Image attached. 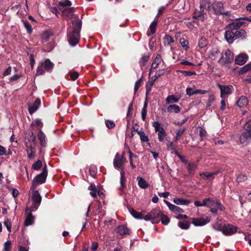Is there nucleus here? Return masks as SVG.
Instances as JSON below:
<instances>
[{"label":"nucleus","instance_id":"obj_60","mask_svg":"<svg viewBox=\"0 0 251 251\" xmlns=\"http://www.w3.org/2000/svg\"><path fill=\"white\" fill-rule=\"evenodd\" d=\"M4 225L6 227L7 230L10 232L11 231V222L9 220H6L4 222Z\"/></svg>","mask_w":251,"mask_h":251},{"label":"nucleus","instance_id":"obj_46","mask_svg":"<svg viewBox=\"0 0 251 251\" xmlns=\"http://www.w3.org/2000/svg\"><path fill=\"white\" fill-rule=\"evenodd\" d=\"M166 136L165 130L158 133V139L160 142L164 141L165 137Z\"/></svg>","mask_w":251,"mask_h":251},{"label":"nucleus","instance_id":"obj_53","mask_svg":"<svg viewBox=\"0 0 251 251\" xmlns=\"http://www.w3.org/2000/svg\"><path fill=\"white\" fill-rule=\"evenodd\" d=\"M7 188L10 190V191H11L12 192V196L14 197V198H16L18 195H19V191H18V190H17L16 189H14V188H10L9 186H7Z\"/></svg>","mask_w":251,"mask_h":251},{"label":"nucleus","instance_id":"obj_22","mask_svg":"<svg viewBox=\"0 0 251 251\" xmlns=\"http://www.w3.org/2000/svg\"><path fill=\"white\" fill-rule=\"evenodd\" d=\"M163 42L165 46H171L172 44L174 43V40L171 36L165 34L163 38Z\"/></svg>","mask_w":251,"mask_h":251},{"label":"nucleus","instance_id":"obj_54","mask_svg":"<svg viewBox=\"0 0 251 251\" xmlns=\"http://www.w3.org/2000/svg\"><path fill=\"white\" fill-rule=\"evenodd\" d=\"M206 44V40L205 38H201L199 42V46L200 48L204 47Z\"/></svg>","mask_w":251,"mask_h":251},{"label":"nucleus","instance_id":"obj_4","mask_svg":"<svg viewBox=\"0 0 251 251\" xmlns=\"http://www.w3.org/2000/svg\"><path fill=\"white\" fill-rule=\"evenodd\" d=\"M206 206L209 207L210 211L216 215L218 210L223 211L225 207L216 199H206Z\"/></svg>","mask_w":251,"mask_h":251},{"label":"nucleus","instance_id":"obj_21","mask_svg":"<svg viewBox=\"0 0 251 251\" xmlns=\"http://www.w3.org/2000/svg\"><path fill=\"white\" fill-rule=\"evenodd\" d=\"M31 212H29L28 210V212L25 213L27 214L26 219L25 221V226H29L32 225L34 222V218L32 216V215L30 213Z\"/></svg>","mask_w":251,"mask_h":251},{"label":"nucleus","instance_id":"obj_40","mask_svg":"<svg viewBox=\"0 0 251 251\" xmlns=\"http://www.w3.org/2000/svg\"><path fill=\"white\" fill-rule=\"evenodd\" d=\"M42 166V161L40 160H38L32 165V169L34 170H38L41 168Z\"/></svg>","mask_w":251,"mask_h":251},{"label":"nucleus","instance_id":"obj_26","mask_svg":"<svg viewBox=\"0 0 251 251\" xmlns=\"http://www.w3.org/2000/svg\"><path fill=\"white\" fill-rule=\"evenodd\" d=\"M173 201L177 205H187L190 203L189 201L180 198H175Z\"/></svg>","mask_w":251,"mask_h":251},{"label":"nucleus","instance_id":"obj_16","mask_svg":"<svg viewBox=\"0 0 251 251\" xmlns=\"http://www.w3.org/2000/svg\"><path fill=\"white\" fill-rule=\"evenodd\" d=\"M225 37L228 43H232L236 39L235 33L232 30H227L225 32Z\"/></svg>","mask_w":251,"mask_h":251},{"label":"nucleus","instance_id":"obj_28","mask_svg":"<svg viewBox=\"0 0 251 251\" xmlns=\"http://www.w3.org/2000/svg\"><path fill=\"white\" fill-rule=\"evenodd\" d=\"M180 98H177L174 95H170L167 97L166 99V103L167 104H171L177 102Z\"/></svg>","mask_w":251,"mask_h":251},{"label":"nucleus","instance_id":"obj_9","mask_svg":"<svg viewBox=\"0 0 251 251\" xmlns=\"http://www.w3.org/2000/svg\"><path fill=\"white\" fill-rule=\"evenodd\" d=\"M233 53L229 50H226L222 52L219 62L223 65L229 64L233 61Z\"/></svg>","mask_w":251,"mask_h":251},{"label":"nucleus","instance_id":"obj_45","mask_svg":"<svg viewBox=\"0 0 251 251\" xmlns=\"http://www.w3.org/2000/svg\"><path fill=\"white\" fill-rule=\"evenodd\" d=\"M26 152L28 157L30 159L33 156L35 152V149L34 148L30 147V148L26 150Z\"/></svg>","mask_w":251,"mask_h":251},{"label":"nucleus","instance_id":"obj_5","mask_svg":"<svg viewBox=\"0 0 251 251\" xmlns=\"http://www.w3.org/2000/svg\"><path fill=\"white\" fill-rule=\"evenodd\" d=\"M31 201L32 202L31 206L29 208H26V212L34 211L36 210L41 202V196L39 194L38 191L33 190L32 192Z\"/></svg>","mask_w":251,"mask_h":251},{"label":"nucleus","instance_id":"obj_62","mask_svg":"<svg viewBox=\"0 0 251 251\" xmlns=\"http://www.w3.org/2000/svg\"><path fill=\"white\" fill-rule=\"evenodd\" d=\"M218 171L212 172V173H207V179H211L215 177V176L217 175L218 173Z\"/></svg>","mask_w":251,"mask_h":251},{"label":"nucleus","instance_id":"obj_25","mask_svg":"<svg viewBox=\"0 0 251 251\" xmlns=\"http://www.w3.org/2000/svg\"><path fill=\"white\" fill-rule=\"evenodd\" d=\"M138 184L139 186L142 189H146L149 186L148 183L143 178L138 176L137 177Z\"/></svg>","mask_w":251,"mask_h":251},{"label":"nucleus","instance_id":"obj_19","mask_svg":"<svg viewBox=\"0 0 251 251\" xmlns=\"http://www.w3.org/2000/svg\"><path fill=\"white\" fill-rule=\"evenodd\" d=\"M162 61V57L160 54H157L154 60V61L152 62L151 67L150 71V75L151 73V72L153 70L156 69L158 65Z\"/></svg>","mask_w":251,"mask_h":251},{"label":"nucleus","instance_id":"obj_64","mask_svg":"<svg viewBox=\"0 0 251 251\" xmlns=\"http://www.w3.org/2000/svg\"><path fill=\"white\" fill-rule=\"evenodd\" d=\"M10 249L11 242L9 241H8L4 243V250L5 251H9Z\"/></svg>","mask_w":251,"mask_h":251},{"label":"nucleus","instance_id":"obj_13","mask_svg":"<svg viewBox=\"0 0 251 251\" xmlns=\"http://www.w3.org/2000/svg\"><path fill=\"white\" fill-rule=\"evenodd\" d=\"M115 231L117 233L122 236L129 234V230L125 225H120L117 226Z\"/></svg>","mask_w":251,"mask_h":251},{"label":"nucleus","instance_id":"obj_17","mask_svg":"<svg viewBox=\"0 0 251 251\" xmlns=\"http://www.w3.org/2000/svg\"><path fill=\"white\" fill-rule=\"evenodd\" d=\"M248 59V55L246 54H241L235 58V63L237 64L242 65L246 62Z\"/></svg>","mask_w":251,"mask_h":251},{"label":"nucleus","instance_id":"obj_18","mask_svg":"<svg viewBox=\"0 0 251 251\" xmlns=\"http://www.w3.org/2000/svg\"><path fill=\"white\" fill-rule=\"evenodd\" d=\"M41 104V100L39 99H37L32 105L29 106L28 110L30 114L32 115L39 108Z\"/></svg>","mask_w":251,"mask_h":251},{"label":"nucleus","instance_id":"obj_59","mask_svg":"<svg viewBox=\"0 0 251 251\" xmlns=\"http://www.w3.org/2000/svg\"><path fill=\"white\" fill-rule=\"evenodd\" d=\"M199 135L201 139H203L206 137L207 132L205 129L202 128H201L199 131Z\"/></svg>","mask_w":251,"mask_h":251},{"label":"nucleus","instance_id":"obj_6","mask_svg":"<svg viewBox=\"0 0 251 251\" xmlns=\"http://www.w3.org/2000/svg\"><path fill=\"white\" fill-rule=\"evenodd\" d=\"M47 175V168L46 165H45L42 169V173L34 178L31 189L32 190H35L38 184L44 183L46 179Z\"/></svg>","mask_w":251,"mask_h":251},{"label":"nucleus","instance_id":"obj_2","mask_svg":"<svg viewBox=\"0 0 251 251\" xmlns=\"http://www.w3.org/2000/svg\"><path fill=\"white\" fill-rule=\"evenodd\" d=\"M72 28L69 29L68 39L70 44L73 46L76 45L79 40V32L81 28V22L79 19L73 20Z\"/></svg>","mask_w":251,"mask_h":251},{"label":"nucleus","instance_id":"obj_61","mask_svg":"<svg viewBox=\"0 0 251 251\" xmlns=\"http://www.w3.org/2000/svg\"><path fill=\"white\" fill-rule=\"evenodd\" d=\"M228 27L231 29H238L239 27V25H237V24L236 22V21L234 22H233L232 23L228 25Z\"/></svg>","mask_w":251,"mask_h":251},{"label":"nucleus","instance_id":"obj_15","mask_svg":"<svg viewBox=\"0 0 251 251\" xmlns=\"http://www.w3.org/2000/svg\"><path fill=\"white\" fill-rule=\"evenodd\" d=\"M37 137L41 146L44 147H46L47 146L46 136L41 129H39L38 132Z\"/></svg>","mask_w":251,"mask_h":251},{"label":"nucleus","instance_id":"obj_57","mask_svg":"<svg viewBox=\"0 0 251 251\" xmlns=\"http://www.w3.org/2000/svg\"><path fill=\"white\" fill-rule=\"evenodd\" d=\"M31 125H35L36 126L41 128L43 126V123L40 120L36 119L32 123Z\"/></svg>","mask_w":251,"mask_h":251},{"label":"nucleus","instance_id":"obj_30","mask_svg":"<svg viewBox=\"0 0 251 251\" xmlns=\"http://www.w3.org/2000/svg\"><path fill=\"white\" fill-rule=\"evenodd\" d=\"M43 63L44 69L47 71L51 70L54 66L53 64L49 59H47Z\"/></svg>","mask_w":251,"mask_h":251},{"label":"nucleus","instance_id":"obj_50","mask_svg":"<svg viewBox=\"0 0 251 251\" xmlns=\"http://www.w3.org/2000/svg\"><path fill=\"white\" fill-rule=\"evenodd\" d=\"M194 204L196 206H206V199L203 200L202 202L199 201H195Z\"/></svg>","mask_w":251,"mask_h":251},{"label":"nucleus","instance_id":"obj_1","mask_svg":"<svg viewBox=\"0 0 251 251\" xmlns=\"http://www.w3.org/2000/svg\"><path fill=\"white\" fill-rule=\"evenodd\" d=\"M209 0H201L199 9H195L193 16V21L188 23V25L195 26V25H199L200 22H203L205 19V14L204 9L208 10L210 9V4Z\"/></svg>","mask_w":251,"mask_h":251},{"label":"nucleus","instance_id":"obj_48","mask_svg":"<svg viewBox=\"0 0 251 251\" xmlns=\"http://www.w3.org/2000/svg\"><path fill=\"white\" fill-rule=\"evenodd\" d=\"M236 22L237 24V25H239V27H240L241 26L245 25L246 23V19L245 18H241L238 20H236Z\"/></svg>","mask_w":251,"mask_h":251},{"label":"nucleus","instance_id":"obj_43","mask_svg":"<svg viewBox=\"0 0 251 251\" xmlns=\"http://www.w3.org/2000/svg\"><path fill=\"white\" fill-rule=\"evenodd\" d=\"M138 133L140 135V139L141 141L144 142H147L149 141L148 137L145 135L143 131L140 130L138 132Z\"/></svg>","mask_w":251,"mask_h":251},{"label":"nucleus","instance_id":"obj_41","mask_svg":"<svg viewBox=\"0 0 251 251\" xmlns=\"http://www.w3.org/2000/svg\"><path fill=\"white\" fill-rule=\"evenodd\" d=\"M196 89L195 87L194 86V87H188L186 88V92L187 95L189 96H191L193 95H196Z\"/></svg>","mask_w":251,"mask_h":251},{"label":"nucleus","instance_id":"obj_42","mask_svg":"<svg viewBox=\"0 0 251 251\" xmlns=\"http://www.w3.org/2000/svg\"><path fill=\"white\" fill-rule=\"evenodd\" d=\"M160 219L161 220V222L163 224L167 225L169 224L170 222L169 218L166 215L161 214Z\"/></svg>","mask_w":251,"mask_h":251},{"label":"nucleus","instance_id":"obj_35","mask_svg":"<svg viewBox=\"0 0 251 251\" xmlns=\"http://www.w3.org/2000/svg\"><path fill=\"white\" fill-rule=\"evenodd\" d=\"M197 168V165L194 163H189L187 166V169L190 174H193Z\"/></svg>","mask_w":251,"mask_h":251},{"label":"nucleus","instance_id":"obj_47","mask_svg":"<svg viewBox=\"0 0 251 251\" xmlns=\"http://www.w3.org/2000/svg\"><path fill=\"white\" fill-rule=\"evenodd\" d=\"M250 70H251V62L243 67L241 69L240 72L242 73H244L250 71Z\"/></svg>","mask_w":251,"mask_h":251},{"label":"nucleus","instance_id":"obj_20","mask_svg":"<svg viewBox=\"0 0 251 251\" xmlns=\"http://www.w3.org/2000/svg\"><path fill=\"white\" fill-rule=\"evenodd\" d=\"M248 104V98L244 96H241L237 100V105L239 107H244Z\"/></svg>","mask_w":251,"mask_h":251},{"label":"nucleus","instance_id":"obj_8","mask_svg":"<svg viewBox=\"0 0 251 251\" xmlns=\"http://www.w3.org/2000/svg\"><path fill=\"white\" fill-rule=\"evenodd\" d=\"M126 161V159L124 152L122 155H120L119 153H117L113 160V165L116 169H121L122 171L124 170L123 166Z\"/></svg>","mask_w":251,"mask_h":251},{"label":"nucleus","instance_id":"obj_49","mask_svg":"<svg viewBox=\"0 0 251 251\" xmlns=\"http://www.w3.org/2000/svg\"><path fill=\"white\" fill-rule=\"evenodd\" d=\"M163 74H164V70H159L155 74L154 76L151 77V79H154V81H155L157 78H158Z\"/></svg>","mask_w":251,"mask_h":251},{"label":"nucleus","instance_id":"obj_38","mask_svg":"<svg viewBox=\"0 0 251 251\" xmlns=\"http://www.w3.org/2000/svg\"><path fill=\"white\" fill-rule=\"evenodd\" d=\"M51 34L48 31L44 32L42 35V39L44 42H46L49 40V39L51 36Z\"/></svg>","mask_w":251,"mask_h":251},{"label":"nucleus","instance_id":"obj_63","mask_svg":"<svg viewBox=\"0 0 251 251\" xmlns=\"http://www.w3.org/2000/svg\"><path fill=\"white\" fill-rule=\"evenodd\" d=\"M141 85V79L137 80L135 84L134 91L136 92Z\"/></svg>","mask_w":251,"mask_h":251},{"label":"nucleus","instance_id":"obj_23","mask_svg":"<svg viewBox=\"0 0 251 251\" xmlns=\"http://www.w3.org/2000/svg\"><path fill=\"white\" fill-rule=\"evenodd\" d=\"M151 217L152 219V222H156L157 219L160 218L161 213V212L157 209H154L150 212Z\"/></svg>","mask_w":251,"mask_h":251},{"label":"nucleus","instance_id":"obj_37","mask_svg":"<svg viewBox=\"0 0 251 251\" xmlns=\"http://www.w3.org/2000/svg\"><path fill=\"white\" fill-rule=\"evenodd\" d=\"M43 68H44V63L42 62H41L39 65L37 67L36 70V75H41L44 73L45 71L43 69Z\"/></svg>","mask_w":251,"mask_h":251},{"label":"nucleus","instance_id":"obj_58","mask_svg":"<svg viewBox=\"0 0 251 251\" xmlns=\"http://www.w3.org/2000/svg\"><path fill=\"white\" fill-rule=\"evenodd\" d=\"M105 125H106V126L108 128H112L114 127V126H115L114 123L113 121H110V120L105 121Z\"/></svg>","mask_w":251,"mask_h":251},{"label":"nucleus","instance_id":"obj_52","mask_svg":"<svg viewBox=\"0 0 251 251\" xmlns=\"http://www.w3.org/2000/svg\"><path fill=\"white\" fill-rule=\"evenodd\" d=\"M215 100V97L213 95H211L209 96L207 102H206V106L209 107L211 105L212 103Z\"/></svg>","mask_w":251,"mask_h":251},{"label":"nucleus","instance_id":"obj_24","mask_svg":"<svg viewBox=\"0 0 251 251\" xmlns=\"http://www.w3.org/2000/svg\"><path fill=\"white\" fill-rule=\"evenodd\" d=\"M167 109L169 113H178L180 111L181 108L176 104H172L168 106Z\"/></svg>","mask_w":251,"mask_h":251},{"label":"nucleus","instance_id":"obj_10","mask_svg":"<svg viewBox=\"0 0 251 251\" xmlns=\"http://www.w3.org/2000/svg\"><path fill=\"white\" fill-rule=\"evenodd\" d=\"M218 87L220 90L221 97L222 99H226L233 91V87L232 85H224L218 84Z\"/></svg>","mask_w":251,"mask_h":251},{"label":"nucleus","instance_id":"obj_31","mask_svg":"<svg viewBox=\"0 0 251 251\" xmlns=\"http://www.w3.org/2000/svg\"><path fill=\"white\" fill-rule=\"evenodd\" d=\"M152 126L154 128L155 132H158V133L165 130L163 127L161 126V124L158 122H153L152 123Z\"/></svg>","mask_w":251,"mask_h":251},{"label":"nucleus","instance_id":"obj_55","mask_svg":"<svg viewBox=\"0 0 251 251\" xmlns=\"http://www.w3.org/2000/svg\"><path fill=\"white\" fill-rule=\"evenodd\" d=\"M69 74L72 80H75L78 77V73L77 72H70Z\"/></svg>","mask_w":251,"mask_h":251},{"label":"nucleus","instance_id":"obj_11","mask_svg":"<svg viewBox=\"0 0 251 251\" xmlns=\"http://www.w3.org/2000/svg\"><path fill=\"white\" fill-rule=\"evenodd\" d=\"M222 233L226 235H231L237 232V226L230 225H225L221 229Z\"/></svg>","mask_w":251,"mask_h":251},{"label":"nucleus","instance_id":"obj_14","mask_svg":"<svg viewBox=\"0 0 251 251\" xmlns=\"http://www.w3.org/2000/svg\"><path fill=\"white\" fill-rule=\"evenodd\" d=\"M164 202L168 206L169 209L175 213H181L184 212L182 209L180 208L179 207L176 205L171 203L166 200H164Z\"/></svg>","mask_w":251,"mask_h":251},{"label":"nucleus","instance_id":"obj_51","mask_svg":"<svg viewBox=\"0 0 251 251\" xmlns=\"http://www.w3.org/2000/svg\"><path fill=\"white\" fill-rule=\"evenodd\" d=\"M180 43L182 47L185 48V50H187L188 47V42L184 38H181L180 39Z\"/></svg>","mask_w":251,"mask_h":251},{"label":"nucleus","instance_id":"obj_44","mask_svg":"<svg viewBox=\"0 0 251 251\" xmlns=\"http://www.w3.org/2000/svg\"><path fill=\"white\" fill-rule=\"evenodd\" d=\"M178 226L182 229H188L189 226V224L186 221L180 222L178 223Z\"/></svg>","mask_w":251,"mask_h":251},{"label":"nucleus","instance_id":"obj_12","mask_svg":"<svg viewBox=\"0 0 251 251\" xmlns=\"http://www.w3.org/2000/svg\"><path fill=\"white\" fill-rule=\"evenodd\" d=\"M210 218L206 217L205 218H193L192 223L195 226H202L210 222Z\"/></svg>","mask_w":251,"mask_h":251},{"label":"nucleus","instance_id":"obj_56","mask_svg":"<svg viewBox=\"0 0 251 251\" xmlns=\"http://www.w3.org/2000/svg\"><path fill=\"white\" fill-rule=\"evenodd\" d=\"M186 130V128L183 127V128H179L177 130H176V135L180 137H181V136L183 135L184 132H185Z\"/></svg>","mask_w":251,"mask_h":251},{"label":"nucleus","instance_id":"obj_33","mask_svg":"<svg viewBox=\"0 0 251 251\" xmlns=\"http://www.w3.org/2000/svg\"><path fill=\"white\" fill-rule=\"evenodd\" d=\"M154 79H151V80L148 81L146 83V95H148L151 91V88L154 85Z\"/></svg>","mask_w":251,"mask_h":251},{"label":"nucleus","instance_id":"obj_36","mask_svg":"<svg viewBox=\"0 0 251 251\" xmlns=\"http://www.w3.org/2000/svg\"><path fill=\"white\" fill-rule=\"evenodd\" d=\"M147 103L146 101L144 102L143 107L141 111V117L143 121H145L146 119V115H147Z\"/></svg>","mask_w":251,"mask_h":251},{"label":"nucleus","instance_id":"obj_29","mask_svg":"<svg viewBox=\"0 0 251 251\" xmlns=\"http://www.w3.org/2000/svg\"><path fill=\"white\" fill-rule=\"evenodd\" d=\"M157 25V22L153 21L150 26V30H148L147 33V35L150 36L151 34H153L156 31V28Z\"/></svg>","mask_w":251,"mask_h":251},{"label":"nucleus","instance_id":"obj_27","mask_svg":"<svg viewBox=\"0 0 251 251\" xmlns=\"http://www.w3.org/2000/svg\"><path fill=\"white\" fill-rule=\"evenodd\" d=\"M121 177H120V184L121 186L120 187V189H123L126 187V177L125 176V172L124 170H122L121 171Z\"/></svg>","mask_w":251,"mask_h":251},{"label":"nucleus","instance_id":"obj_32","mask_svg":"<svg viewBox=\"0 0 251 251\" xmlns=\"http://www.w3.org/2000/svg\"><path fill=\"white\" fill-rule=\"evenodd\" d=\"M129 212L132 216L135 218L137 219H143V213H144L143 211H142V213H140L132 209L129 210Z\"/></svg>","mask_w":251,"mask_h":251},{"label":"nucleus","instance_id":"obj_7","mask_svg":"<svg viewBox=\"0 0 251 251\" xmlns=\"http://www.w3.org/2000/svg\"><path fill=\"white\" fill-rule=\"evenodd\" d=\"M249 139H251V120L245 125L244 131L240 136L239 140L242 144H244L247 143Z\"/></svg>","mask_w":251,"mask_h":251},{"label":"nucleus","instance_id":"obj_3","mask_svg":"<svg viewBox=\"0 0 251 251\" xmlns=\"http://www.w3.org/2000/svg\"><path fill=\"white\" fill-rule=\"evenodd\" d=\"M71 2L69 0H61L58 3L59 10L61 12L62 15L66 20L73 19L76 20L79 19L78 16L74 14V7H70Z\"/></svg>","mask_w":251,"mask_h":251},{"label":"nucleus","instance_id":"obj_34","mask_svg":"<svg viewBox=\"0 0 251 251\" xmlns=\"http://www.w3.org/2000/svg\"><path fill=\"white\" fill-rule=\"evenodd\" d=\"M236 39L242 38L243 39L246 37V32L243 29L236 30L235 32Z\"/></svg>","mask_w":251,"mask_h":251},{"label":"nucleus","instance_id":"obj_39","mask_svg":"<svg viewBox=\"0 0 251 251\" xmlns=\"http://www.w3.org/2000/svg\"><path fill=\"white\" fill-rule=\"evenodd\" d=\"M23 23L24 24V26L27 30V32L30 34L32 31V28L31 27V25L28 23V21L26 20H23Z\"/></svg>","mask_w":251,"mask_h":251}]
</instances>
